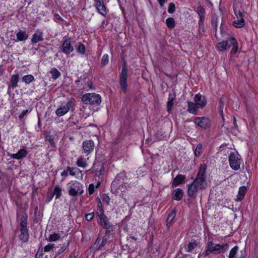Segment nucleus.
I'll list each match as a JSON object with an SVG mask.
<instances>
[{"label": "nucleus", "mask_w": 258, "mask_h": 258, "mask_svg": "<svg viewBox=\"0 0 258 258\" xmlns=\"http://www.w3.org/2000/svg\"><path fill=\"white\" fill-rule=\"evenodd\" d=\"M85 50H86L85 47L84 45L82 43H80L79 45L78 48H77V51L78 53H80L83 55L85 54Z\"/></svg>", "instance_id": "ea45409f"}, {"label": "nucleus", "mask_w": 258, "mask_h": 258, "mask_svg": "<svg viewBox=\"0 0 258 258\" xmlns=\"http://www.w3.org/2000/svg\"><path fill=\"white\" fill-rule=\"evenodd\" d=\"M197 11H198V13L200 18L202 20V17H204L205 13V9H204V8L202 6H200L198 7Z\"/></svg>", "instance_id": "79ce46f5"}, {"label": "nucleus", "mask_w": 258, "mask_h": 258, "mask_svg": "<svg viewBox=\"0 0 258 258\" xmlns=\"http://www.w3.org/2000/svg\"><path fill=\"white\" fill-rule=\"evenodd\" d=\"M68 171H67V169L66 170L63 171L61 173V175L62 176H67L68 175Z\"/></svg>", "instance_id": "13d9d810"}, {"label": "nucleus", "mask_w": 258, "mask_h": 258, "mask_svg": "<svg viewBox=\"0 0 258 258\" xmlns=\"http://www.w3.org/2000/svg\"><path fill=\"white\" fill-rule=\"evenodd\" d=\"M87 85L90 89H94V88L93 87V83L91 81H89L87 82Z\"/></svg>", "instance_id": "4d7b16f0"}, {"label": "nucleus", "mask_w": 258, "mask_h": 258, "mask_svg": "<svg viewBox=\"0 0 258 258\" xmlns=\"http://www.w3.org/2000/svg\"><path fill=\"white\" fill-rule=\"evenodd\" d=\"M69 258H76V257L74 255H70Z\"/></svg>", "instance_id": "338daca9"}, {"label": "nucleus", "mask_w": 258, "mask_h": 258, "mask_svg": "<svg viewBox=\"0 0 258 258\" xmlns=\"http://www.w3.org/2000/svg\"><path fill=\"white\" fill-rule=\"evenodd\" d=\"M237 20H235L233 22V25L236 28H241L245 25V21L241 12H238V16H237Z\"/></svg>", "instance_id": "412c9836"}, {"label": "nucleus", "mask_w": 258, "mask_h": 258, "mask_svg": "<svg viewBox=\"0 0 258 258\" xmlns=\"http://www.w3.org/2000/svg\"><path fill=\"white\" fill-rule=\"evenodd\" d=\"M203 152V146L202 144H198L195 151L194 154L196 157H200Z\"/></svg>", "instance_id": "c9c22d12"}, {"label": "nucleus", "mask_w": 258, "mask_h": 258, "mask_svg": "<svg viewBox=\"0 0 258 258\" xmlns=\"http://www.w3.org/2000/svg\"><path fill=\"white\" fill-rule=\"evenodd\" d=\"M127 70L125 66L122 68L121 71L119 74V85L122 91L125 93L127 88Z\"/></svg>", "instance_id": "1a4fd4ad"}, {"label": "nucleus", "mask_w": 258, "mask_h": 258, "mask_svg": "<svg viewBox=\"0 0 258 258\" xmlns=\"http://www.w3.org/2000/svg\"><path fill=\"white\" fill-rule=\"evenodd\" d=\"M67 171H69L70 174L72 176H74L76 175V173H79L81 174V178L83 179V174H82V171L80 170L79 169L77 168L76 167H71L70 166H68L67 167Z\"/></svg>", "instance_id": "cd10ccee"}, {"label": "nucleus", "mask_w": 258, "mask_h": 258, "mask_svg": "<svg viewBox=\"0 0 258 258\" xmlns=\"http://www.w3.org/2000/svg\"><path fill=\"white\" fill-rule=\"evenodd\" d=\"M175 11V6L174 3H171L169 5L168 12L170 14L173 13Z\"/></svg>", "instance_id": "de8ad7c7"}, {"label": "nucleus", "mask_w": 258, "mask_h": 258, "mask_svg": "<svg viewBox=\"0 0 258 258\" xmlns=\"http://www.w3.org/2000/svg\"><path fill=\"white\" fill-rule=\"evenodd\" d=\"M203 20H204V17H202V19L201 20V19L200 18V21H199V24H200L201 23H202L203 22Z\"/></svg>", "instance_id": "69168bd1"}, {"label": "nucleus", "mask_w": 258, "mask_h": 258, "mask_svg": "<svg viewBox=\"0 0 258 258\" xmlns=\"http://www.w3.org/2000/svg\"><path fill=\"white\" fill-rule=\"evenodd\" d=\"M19 75L17 74L12 76L10 82L13 88H15L18 86V82L19 81Z\"/></svg>", "instance_id": "2f4dec72"}, {"label": "nucleus", "mask_w": 258, "mask_h": 258, "mask_svg": "<svg viewBox=\"0 0 258 258\" xmlns=\"http://www.w3.org/2000/svg\"><path fill=\"white\" fill-rule=\"evenodd\" d=\"M238 249V246L235 245L230 250L228 257L229 258H234L237 253Z\"/></svg>", "instance_id": "4c0bfd02"}, {"label": "nucleus", "mask_w": 258, "mask_h": 258, "mask_svg": "<svg viewBox=\"0 0 258 258\" xmlns=\"http://www.w3.org/2000/svg\"><path fill=\"white\" fill-rule=\"evenodd\" d=\"M82 101L86 105H98L101 102V97L95 93H88L82 96Z\"/></svg>", "instance_id": "39448f33"}, {"label": "nucleus", "mask_w": 258, "mask_h": 258, "mask_svg": "<svg viewBox=\"0 0 258 258\" xmlns=\"http://www.w3.org/2000/svg\"><path fill=\"white\" fill-rule=\"evenodd\" d=\"M187 193L188 196L191 198H195L198 195L199 190L201 189L194 182L187 184Z\"/></svg>", "instance_id": "4468645a"}, {"label": "nucleus", "mask_w": 258, "mask_h": 258, "mask_svg": "<svg viewBox=\"0 0 258 258\" xmlns=\"http://www.w3.org/2000/svg\"><path fill=\"white\" fill-rule=\"evenodd\" d=\"M185 179V177L184 175L181 174L177 175L173 179L172 182L173 186H177L180 184L183 183Z\"/></svg>", "instance_id": "4be33fe9"}, {"label": "nucleus", "mask_w": 258, "mask_h": 258, "mask_svg": "<svg viewBox=\"0 0 258 258\" xmlns=\"http://www.w3.org/2000/svg\"><path fill=\"white\" fill-rule=\"evenodd\" d=\"M97 221L99 225L105 229V234H111V232L114 230V226L110 223L107 217L97 219Z\"/></svg>", "instance_id": "9b49d317"}, {"label": "nucleus", "mask_w": 258, "mask_h": 258, "mask_svg": "<svg viewBox=\"0 0 258 258\" xmlns=\"http://www.w3.org/2000/svg\"><path fill=\"white\" fill-rule=\"evenodd\" d=\"M17 40L18 41H24L28 38V35L25 31L20 30L16 34Z\"/></svg>", "instance_id": "b1692460"}, {"label": "nucleus", "mask_w": 258, "mask_h": 258, "mask_svg": "<svg viewBox=\"0 0 258 258\" xmlns=\"http://www.w3.org/2000/svg\"><path fill=\"white\" fill-rule=\"evenodd\" d=\"M96 216L97 217V219H100L106 217V216L104 214V211L102 207V206L98 205L97 209L96 212Z\"/></svg>", "instance_id": "473e14b6"}, {"label": "nucleus", "mask_w": 258, "mask_h": 258, "mask_svg": "<svg viewBox=\"0 0 258 258\" xmlns=\"http://www.w3.org/2000/svg\"><path fill=\"white\" fill-rule=\"evenodd\" d=\"M94 217V213H91L87 214L85 215V219L88 221H91Z\"/></svg>", "instance_id": "8fccbe9b"}, {"label": "nucleus", "mask_w": 258, "mask_h": 258, "mask_svg": "<svg viewBox=\"0 0 258 258\" xmlns=\"http://www.w3.org/2000/svg\"><path fill=\"white\" fill-rule=\"evenodd\" d=\"M219 103H220L219 108H220V111H221V113H222V112H223V103L222 102V99H220Z\"/></svg>", "instance_id": "864d4df0"}, {"label": "nucleus", "mask_w": 258, "mask_h": 258, "mask_svg": "<svg viewBox=\"0 0 258 258\" xmlns=\"http://www.w3.org/2000/svg\"><path fill=\"white\" fill-rule=\"evenodd\" d=\"M22 81L26 85H29L33 81H35V78L32 75H27L22 77Z\"/></svg>", "instance_id": "c756f323"}, {"label": "nucleus", "mask_w": 258, "mask_h": 258, "mask_svg": "<svg viewBox=\"0 0 258 258\" xmlns=\"http://www.w3.org/2000/svg\"><path fill=\"white\" fill-rule=\"evenodd\" d=\"M50 73L51 74V78L56 80L60 76V73L55 68H52L50 71Z\"/></svg>", "instance_id": "72a5a7b5"}, {"label": "nucleus", "mask_w": 258, "mask_h": 258, "mask_svg": "<svg viewBox=\"0 0 258 258\" xmlns=\"http://www.w3.org/2000/svg\"><path fill=\"white\" fill-rule=\"evenodd\" d=\"M103 200L107 205L109 204L110 198H109V197L107 195H104L103 198Z\"/></svg>", "instance_id": "3c124183"}, {"label": "nucleus", "mask_w": 258, "mask_h": 258, "mask_svg": "<svg viewBox=\"0 0 258 258\" xmlns=\"http://www.w3.org/2000/svg\"><path fill=\"white\" fill-rule=\"evenodd\" d=\"M206 170L207 166L205 164L201 165L198 174L192 182L199 186L200 189H205L206 188L207 185V183L206 180Z\"/></svg>", "instance_id": "20e7f679"}, {"label": "nucleus", "mask_w": 258, "mask_h": 258, "mask_svg": "<svg viewBox=\"0 0 258 258\" xmlns=\"http://www.w3.org/2000/svg\"><path fill=\"white\" fill-rule=\"evenodd\" d=\"M160 6L161 7H163L165 4V3L167 2V0H158Z\"/></svg>", "instance_id": "5fc2aeb1"}, {"label": "nucleus", "mask_w": 258, "mask_h": 258, "mask_svg": "<svg viewBox=\"0 0 258 258\" xmlns=\"http://www.w3.org/2000/svg\"><path fill=\"white\" fill-rule=\"evenodd\" d=\"M95 7L98 12L101 15L105 16L106 14V8L103 0H94Z\"/></svg>", "instance_id": "dca6fc26"}, {"label": "nucleus", "mask_w": 258, "mask_h": 258, "mask_svg": "<svg viewBox=\"0 0 258 258\" xmlns=\"http://www.w3.org/2000/svg\"><path fill=\"white\" fill-rule=\"evenodd\" d=\"M231 46L232 47L231 53L235 54L238 50V43L236 39L232 36L230 37L226 41H223L218 43L217 48L218 50L223 51Z\"/></svg>", "instance_id": "f03ea898"}, {"label": "nucleus", "mask_w": 258, "mask_h": 258, "mask_svg": "<svg viewBox=\"0 0 258 258\" xmlns=\"http://www.w3.org/2000/svg\"><path fill=\"white\" fill-rule=\"evenodd\" d=\"M54 17L56 19H58V20H61V18L60 17V16L58 15V14H55L54 15Z\"/></svg>", "instance_id": "680f3d73"}, {"label": "nucleus", "mask_w": 258, "mask_h": 258, "mask_svg": "<svg viewBox=\"0 0 258 258\" xmlns=\"http://www.w3.org/2000/svg\"><path fill=\"white\" fill-rule=\"evenodd\" d=\"M88 191L90 195L92 194L94 191V187L93 184H90L88 188Z\"/></svg>", "instance_id": "603ef678"}, {"label": "nucleus", "mask_w": 258, "mask_h": 258, "mask_svg": "<svg viewBox=\"0 0 258 258\" xmlns=\"http://www.w3.org/2000/svg\"><path fill=\"white\" fill-rule=\"evenodd\" d=\"M108 55L107 54L103 55L101 59V66L104 67L108 62Z\"/></svg>", "instance_id": "a19ab883"}, {"label": "nucleus", "mask_w": 258, "mask_h": 258, "mask_svg": "<svg viewBox=\"0 0 258 258\" xmlns=\"http://www.w3.org/2000/svg\"><path fill=\"white\" fill-rule=\"evenodd\" d=\"M228 246L229 245L228 244L223 245L215 244L213 242L211 238H209L207 243V249L205 252L204 256L205 257H207L212 253H224L227 250Z\"/></svg>", "instance_id": "f257e3e1"}, {"label": "nucleus", "mask_w": 258, "mask_h": 258, "mask_svg": "<svg viewBox=\"0 0 258 258\" xmlns=\"http://www.w3.org/2000/svg\"><path fill=\"white\" fill-rule=\"evenodd\" d=\"M46 139L52 146H54V138L52 136L47 135L46 136Z\"/></svg>", "instance_id": "09e8293b"}, {"label": "nucleus", "mask_w": 258, "mask_h": 258, "mask_svg": "<svg viewBox=\"0 0 258 258\" xmlns=\"http://www.w3.org/2000/svg\"><path fill=\"white\" fill-rule=\"evenodd\" d=\"M52 194H54V196H55L56 199H58L60 197L61 195V188L59 185H56L55 187Z\"/></svg>", "instance_id": "f704fd0d"}, {"label": "nucleus", "mask_w": 258, "mask_h": 258, "mask_svg": "<svg viewBox=\"0 0 258 258\" xmlns=\"http://www.w3.org/2000/svg\"><path fill=\"white\" fill-rule=\"evenodd\" d=\"M53 196H54V194H52V193L50 194L49 195H47V199L48 201V202L50 201V200L52 199Z\"/></svg>", "instance_id": "6e6d98bb"}, {"label": "nucleus", "mask_w": 258, "mask_h": 258, "mask_svg": "<svg viewBox=\"0 0 258 258\" xmlns=\"http://www.w3.org/2000/svg\"><path fill=\"white\" fill-rule=\"evenodd\" d=\"M241 162V156L237 153H231L229 156V162L230 167L234 170L240 168Z\"/></svg>", "instance_id": "6e6552de"}, {"label": "nucleus", "mask_w": 258, "mask_h": 258, "mask_svg": "<svg viewBox=\"0 0 258 258\" xmlns=\"http://www.w3.org/2000/svg\"><path fill=\"white\" fill-rule=\"evenodd\" d=\"M176 215V211L175 210H171L168 215V217L166 220V226L169 227L172 224L174 219Z\"/></svg>", "instance_id": "a878e982"}, {"label": "nucleus", "mask_w": 258, "mask_h": 258, "mask_svg": "<svg viewBox=\"0 0 258 258\" xmlns=\"http://www.w3.org/2000/svg\"><path fill=\"white\" fill-rule=\"evenodd\" d=\"M239 258H244V256L243 255H241L239 257Z\"/></svg>", "instance_id": "774afa93"}, {"label": "nucleus", "mask_w": 258, "mask_h": 258, "mask_svg": "<svg viewBox=\"0 0 258 258\" xmlns=\"http://www.w3.org/2000/svg\"><path fill=\"white\" fill-rule=\"evenodd\" d=\"M73 46L71 45L70 38L66 39L62 44L61 51L66 54H69L74 51Z\"/></svg>", "instance_id": "2eb2a0df"}, {"label": "nucleus", "mask_w": 258, "mask_h": 258, "mask_svg": "<svg viewBox=\"0 0 258 258\" xmlns=\"http://www.w3.org/2000/svg\"><path fill=\"white\" fill-rule=\"evenodd\" d=\"M183 195V190L180 188H177L174 190L173 199L176 201H179L182 198Z\"/></svg>", "instance_id": "c85d7f7f"}, {"label": "nucleus", "mask_w": 258, "mask_h": 258, "mask_svg": "<svg viewBox=\"0 0 258 258\" xmlns=\"http://www.w3.org/2000/svg\"><path fill=\"white\" fill-rule=\"evenodd\" d=\"M194 122L201 128L206 130L210 128L211 126L210 120L205 117H195Z\"/></svg>", "instance_id": "f8f14e48"}, {"label": "nucleus", "mask_w": 258, "mask_h": 258, "mask_svg": "<svg viewBox=\"0 0 258 258\" xmlns=\"http://www.w3.org/2000/svg\"><path fill=\"white\" fill-rule=\"evenodd\" d=\"M28 154V151L23 148L19 150L17 153L15 154H9L8 155L14 159L21 160L25 158Z\"/></svg>", "instance_id": "a211bd4d"}, {"label": "nucleus", "mask_w": 258, "mask_h": 258, "mask_svg": "<svg viewBox=\"0 0 258 258\" xmlns=\"http://www.w3.org/2000/svg\"><path fill=\"white\" fill-rule=\"evenodd\" d=\"M99 244V238H98L97 239V240H96V241L95 242L94 245L97 246Z\"/></svg>", "instance_id": "e2e57ef3"}, {"label": "nucleus", "mask_w": 258, "mask_h": 258, "mask_svg": "<svg viewBox=\"0 0 258 258\" xmlns=\"http://www.w3.org/2000/svg\"><path fill=\"white\" fill-rule=\"evenodd\" d=\"M194 102L200 108H203L207 105V101L205 97L202 94L198 93L194 97Z\"/></svg>", "instance_id": "f3484780"}, {"label": "nucleus", "mask_w": 258, "mask_h": 258, "mask_svg": "<svg viewBox=\"0 0 258 258\" xmlns=\"http://www.w3.org/2000/svg\"><path fill=\"white\" fill-rule=\"evenodd\" d=\"M198 245L197 242L194 241L185 244L184 247L187 252H191L198 247Z\"/></svg>", "instance_id": "bb28decb"}, {"label": "nucleus", "mask_w": 258, "mask_h": 258, "mask_svg": "<svg viewBox=\"0 0 258 258\" xmlns=\"http://www.w3.org/2000/svg\"><path fill=\"white\" fill-rule=\"evenodd\" d=\"M69 243L66 244L63 243L60 248L57 252L56 256H58L62 253L66 249H67L68 247Z\"/></svg>", "instance_id": "c03bdc74"}, {"label": "nucleus", "mask_w": 258, "mask_h": 258, "mask_svg": "<svg viewBox=\"0 0 258 258\" xmlns=\"http://www.w3.org/2000/svg\"><path fill=\"white\" fill-rule=\"evenodd\" d=\"M166 24L169 28H173L175 26V22L173 18H168L166 20Z\"/></svg>", "instance_id": "e433bc0d"}, {"label": "nucleus", "mask_w": 258, "mask_h": 258, "mask_svg": "<svg viewBox=\"0 0 258 258\" xmlns=\"http://www.w3.org/2000/svg\"><path fill=\"white\" fill-rule=\"evenodd\" d=\"M104 162L98 160H95L93 163L92 168L89 170L91 171L92 172H94L96 176L99 177L101 175H103L104 174Z\"/></svg>", "instance_id": "9d476101"}, {"label": "nucleus", "mask_w": 258, "mask_h": 258, "mask_svg": "<svg viewBox=\"0 0 258 258\" xmlns=\"http://www.w3.org/2000/svg\"><path fill=\"white\" fill-rule=\"evenodd\" d=\"M94 143L92 140H85L82 143V148L84 153L87 155L91 154L94 149Z\"/></svg>", "instance_id": "ddd939ff"}, {"label": "nucleus", "mask_w": 258, "mask_h": 258, "mask_svg": "<svg viewBox=\"0 0 258 258\" xmlns=\"http://www.w3.org/2000/svg\"><path fill=\"white\" fill-rule=\"evenodd\" d=\"M60 238V236L59 234L54 233L52 234H51L48 237V240L49 241H55L58 240Z\"/></svg>", "instance_id": "58836bf2"}, {"label": "nucleus", "mask_w": 258, "mask_h": 258, "mask_svg": "<svg viewBox=\"0 0 258 258\" xmlns=\"http://www.w3.org/2000/svg\"><path fill=\"white\" fill-rule=\"evenodd\" d=\"M233 125L236 128L238 127L235 117H234Z\"/></svg>", "instance_id": "052dcab7"}, {"label": "nucleus", "mask_w": 258, "mask_h": 258, "mask_svg": "<svg viewBox=\"0 0 258 258\" xmlns=\"http://www.w3.org/2000/svg\"><path fill=\"white\" fill-rule=\"evenodd\" d=\"M110 235L111 234H105V235L103 236V237L102 238V240L101 244L97 248V250H102V248L106 244L107 241L110 239Z\"/></svg>", "instance_id": "7c9ffc66"}, {"label": "nucleus", "mask_w": 258, "mask_h": 258, "mask_svg": "<svg viewBox=\"0 0 258 258\" xmlns=\"http://www.w3.org/2000/svg\"><path fill=\"white\" fill-rule=\"evenodd\" d=\"M187 105L188 107L187 111L188 112L195 115L198 114L199 109L200 108V107L197 105V104L195 102H193L191 101H187Z\"/></svg>", "instance_id": "6ab92c4d"}, {"label": "nucleus", "mask_w": 258, "mask_h": 258, "mask_svg": "<svg viewBox=\"0 0 258 258\" xmlns=\"http://www.w3.org/2000/svg\"><path fill=\"white\" fill-rule=\"evenodd\" d=\"M75 104V101L74 99L71 98L64 105H61L58 107L55 113L58 117L62 116L67 114L71 109H73Z\"/></svg>", "instance_id": "423d86ee"}, {"label": "nucleus", "mask_w": 258, "mask_h": 258, "mask_svg": "<svg viewBox=\"0 0 258 258\" xmlns=\"http://www.w3.org/2000/svg\"><path fill=\"white\" fill-rule=\"evenodd\" d=\"M77 165L83 168H86L88 166V163L87 159L84 157V156H80L77 159L76 161Z\"/></svg>", "instance_id": "5701e85b"}, {"label": "nucleus", "mask_w": 258, "mask_h": 258, "mask_svg": "<svg viewBox=\"0 0 258 258\" xmlns=\"http://www.w3.org/2000/svg\"><path fill=\"white\" fill-rule=\"evenodd\" d=\"M32 110V109H25L22 111V112L19 115V118L20 119H23L25 116L27 115L28 113L30 112Z\"/></svg>", "instance_id": "37998d69"}, {"label": "nucleus", "mask_w": 258, "mask_h": 258, "mask_svg": "<svg viewBox=\"0 0 258 258\" xmlns=\"http://www.w3.org/2000/svg\"><path fill=\"white\" fill-rule=\"evenodd\" d=\"M247 188L245 186H242L240 187L238 191V195L237 196V198L236 199V201H242L245 196V194L246 192Z\"/></svg>", "instance_id": "393cba45"}, {"label": "nucleus", "mask_w": 258, "mask_h": 258, "mask_svg": "<svg viewBox=\"0 0 258 258\" xmlns=\"http://www.w3.org/2000/svg\"><path fill=\"white\" fill-rule=\"evenodd\" d=\"M173 102H174L173 98H170L169 97L168 99V101L167 103V111L168 112H170V111L171 110L172 107L173 105Z\"/></svg>", "instance_id": "49530a36"}, {"label": "nucleus", "mask_w": 258, "mask_h": 258, "mask_svg": "<svg viewBox=\"0 0 258 258\" xmlns=\"http://www.w3.org/2000/svg\"><path fill=\"white\" fill-rule=\"evenodd\" d=\"M43 34L42 32L37 30L36 33L32 35L31 42L33 44H36L40 41H42L43 40Z\"/></svg>", "instance_id": "aec40b11"}, {"label": "nucleus", "mask_w": 258, "mask_h": 258, "mask_svg": "<svg viewBox=\"0 0 258 258\" xmlns=\"http://www.w3.org/2000/svg\"><path fill=\"white\" fill-rule=\"evenodd\" d=\"M55 247L54 244L49 243L46 245L44 247V252H49L53 250V248Z\"/></svg>", "instance_id": "a18cd8bd"}, {"label": "nucleus", "mask_w": 258, "mask_h": 258, "mask_svg": "<svg viewBox=\"0 0 258 258\" xmlns=\"http://www.w3.org/2000/svg\"><path fill=\"white\" fill-rule=\"evenodd\" d=\"M83 192L84 186L83 184L77 181H73L68 190L69 195L72 197H76L78 195L82 194Z\"/></svg>", "instance_id": "0eeeda50"}, {"label": "nucleus", "mask_w": 258, "mask_h": 258, "mask_svg": "<svg viewBox=\"0 0 258 258\" xmlns=\"http://www.w3.org/2000/svg\"><path fill=\"white\" fill-rule=\"evenodd\" d=\"M212 25L215 27V28H217V22H216V20L215 21L214 19H213L212 20Z\"/></svg>", "instance_id": "bf43d9fd"}, {"label": "nucleus", "mask_w": 258, "mask_h": 258, "mask_svg": "<svg viewBox=\"0 0 258 258\" xmlns=\"http://www.w3.org/2000/svg\"><path fill=\"white\" fill-rule=\"evenodd\" d=\"M28 217L26 215H23L20 220V223L18 227L20 231L19 235V239L23 243L27 242L29 238V230L27 226Z\"/></svg>", "instance_id": "7ed1b4c3"}, {"label": "nucleus", "mask_w": 258, "mask_h": 258, "mask_svg": "<svg viewBox=\"0 0 258 258\" xmlns=\"http://www.w3.org/2000/svg\"><path fill=\"white\" fill-rule=\"evenodd\" d=\"M81 81V78H79L77 80L75 81L76 84L78 86Z\"/></svg>", "instance_id": "0e129e2a"}]
</instances>
